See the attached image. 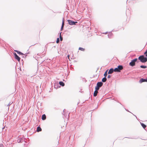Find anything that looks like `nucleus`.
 <instances>
[{
    "mask_svg": "<svg viewBox=\"0 0 147 147\" xmlns=\"http://www.w3.org/2000/svg\"><path fill=\"white\" fill-rule=\"evenodd\" d=\"M69 55H67V57H68V58H69Z\"/></svg>",
    "mask_w": 147,
    "mask_h": 147,
    "instance_id": "nucleus-28",
    "label": "nucleus"
},
{
    "mask_svg": "<svg viewBox=\"0 0 147 147\" xmlns=\"http://www.w3.org/2000/svg\"><path fill=\"white\" fill-rule=\"evenodd\" d=\"M147 54V51H146V52L144 53V54H145L146 55Z\"/></svg>",
    "mask_w": 147,
    "mask_h": 147,
    "instance_id": "nucleus-27",
    "label": "nucleus"
},
{
    "mask_svg": "<svg viewBox=\"0 0 147 147\" xmlns=\"http://www.w3.org/2000/svg\"><path fill=\"white\" fill-rule=\"evenodd\" d=\"M61 32L60 33V39L61 41H62V40L63 38H62V37L61 36Z\"/></svg>",
    "mask_w": 147,
    "mask_h": 147,
    "instance_id": "nucleus-22",
    "label": "nucleus"
},
{
    "mask_svg": "<svg viewBox=\"0 0 147 147\" xmlns=\"http://www.w3.org/2000/svg\"><path fill=\"white\" fill-rule=\"evenodd\" d=\"M135 117H137L136 116H135Z\"/></svg>",
    "mask_w": 147,
    "mask_h": 147,
    "instance_id": "nucleus-35",
    "label": "nucleus"
},
{
    "mask_svg": "<svg viewBox=\"0 0 147 147\" xmlns=\"http://www.w3.org/2000/svg\"><path fill=\"white\" fill-rule=\"evenodd\" d=\"M107 71H108V70H107V71H105V72L104 74V76H105V77H106L107 76Z\"/></svg>",
    "mask_w": 147,
    "mask_h": 147,
    "instance_id": "nucleus-16",
    "label": "nucleus"
},
{
    "mask_svg": "<svg viewBox=\"0 0 147 147\" xmlns=\"http://www.w3.org/2000/svg\"><path fill=\"white\" fill-rule=\"evenodd\" d=\"M140 67L142 68H146L147 67L146 66L142 65L140 66Z\"/></svg>",
    "mask_w": 147,
    "mask_h": 147,
    "instance_id": "nucleus-18",
    "label": "nucleus"
},
{
    "mask_svg": "<svg viewBox=\"0 0 147 147\" xmlns=\"http://www.w3.org/2000/svg\"><path fill=\"white\" fill-rule=\"evenodd\" d=\"M103 84V83L102 82H99L97 83L96 86L100 88L102 86Z\"/></svg>",
    "mask_w": 147,
    "mask_h": 147,
    "instance_id": "nucleus-5",
    "label": "nucleus"
},
{
    "mask_svg": "<svg viewBox=\"0 0 147 147\" xmlns=\"http://www.w3.org/2000/svg\"><path fill=\"white\" fill-rule=\"evenodd\" d=\"M67 22L68 23H66V25H68V24L70 25H75L76 23H77V22H74V21L71 20H68Z\"/></svg>",
    "mask_w": 147,
    "mask_h": 147,
    "instance_id": "nucleus-3",
    "label": "nucleus"
},
{
    "mask_svg": "<svg viewBox=\"0 0 147 147\" xmlns=\"http://www.w3.org/2000/svg\"><path fill=\"white\" fill-rule=\"evenodd\" d=\"M146 51H147V50H146Z\"/></svg>",
    "mask_w": 147,
    "mask_h": 147,
    "instance_id": "nucleus-36",
    "label": "nucleus"
},
{
    "mask_svg": "<svg viewBox=\"0 0 147 147\" xmlns=\"http://www.w3.org/2000/svg\"><path fill=\"white\" fill-rule=\"evenodd\" d=\"M16 51V52L18 54L21 55H24V54L23 53L21 52H20L18 51Z\"/></svg>",
    "mask_w": 147,
    "mask_h": 147,
    "instance_id": "nucleus-17",
    "label": "nucleus"
},
{
    "mask_svg": "<svg viewBox=\"0 0 147 147\" xmlns=\"http://www.w3.org/2000/svg\"><path fill=\"white\" fill-rule=\"evenodd\" d=\"M64 24V18H63V20H62V26H61V30H62V29L63 28Z\"/></svg>",
    "mask_w": 147,
    "mask_h": 147,
    "instance_id": "nucleus-9",
    "label": "nucleus"
},
{
    "mask_svg": "<svg viewBox=\"0 0 147 147\" xmlns=\"http://www.w3.org/2000/svg\"><path fill=\"white\" fill-rule=\"evenodd\" d=\"M42 120H45L46 119V116L45 114L42 115Z\"/></svg>",
    "mask_w": 147,
    "mask_h": 147,
    "instance_id": "nucleus-10",
    "label": "nucleus"
},
{
    "mask_svg": "<svg viewBox=\"0 0 147 147\" xmlns=\"http://www.w3.org/2000/svg\"><path fill=\"white\" fill-rule=\"evenodd\" d=\"M138 59L136 58L131 60L129 63V65L131 66H134L135 65V62L137 61Z\"/></svg>",
    "mask_w": 147,
    "mask_h": 147,
    "instance_id": "nucleus-4",
    "label": "nucleus"
},
{
    "mask_svg": "<svg viewBox=\"0 0 147 147\" xmlns=\"http://www.w3.org/2000/svg\"><path fill=\"white\" fill-rule=\"evenodd\" d=\"M17 141L18 142V143H19L21 142L20 139H18Z\"/></svg>",
    "mask_w": 147,
    "mask_h": 147,
    "instance_id": "nucleus-23",
    "label": "nucleus"
},
{
    "mask_svg": "<svg viewBox=\"0 0 147 147\" xmlns=\"http://www.w3.org/2000/svg\"><path fill=\"white\" fill-rule=\"evenodd\" d=\"M123 69V67L121 65H119L117 67L114 69V71L117 72H119L121 70Z\"/></svg>",
    "mask_w": 147,
    "mask_h": 147,
    "instance_id": "nucleus-2",
    "label": "nucleus"
},
{
    "mask_svg": "<svg viewBox=\"0 0 147 147\" xmlns=\"http://www.w3.org/2000/svg\"><path fill=\"white\" fill-rule=\"evenodd\" d=\"M63 112H64V109L63 110Z\"/></svg>",
    "mask_w": 147,
    "mask_h": 147,
    "instance_id": "nucleus-29",
    "label": "nucleus"
},
{
    "mask_svg": "<svg viewBox=\"0 0 147 147\" xmlns=\"http://www.w3.org/2000/svg\"><path fill=\"white\" fill-rule=\"evenodd\" d=\"M107 79L106 77H104L102 79V82H105L107 81Z\"/></svg>",
    "mask_w": 147,
    "mask_h": 147,
    "instance_id": "nucleus-11",
    "label": "nucleus"
},
{
    "mask_svg": "<svg viewBox=\"0 0 147 147\" xmlns=\"http://www.w3.org/2000/svg\"><path fill=\"white\" fill-rule=\"evenodd\" d=\"M146 80H147V78L146 79Z\"/></svg>",
    "mask_w": 147,
    "mask_h": 147,
    "instance_id": "nucleus-32",
    "label": "nucleus"
},
{
    "mask_svg": "<svg viewBox=\"0 0 147 147\" xmlns=\"http://www.w3.org/2000/svg\"><path fill=\"white\" fill-rule=\"evenodd\" d=\"M111 77V76H110V75H108V76H107V78H110Z\"/></svg>",
    "mask_w": 147,
    "mask_h": 147,
    "instance_id": "nucleus-24",
    "label": "nucleus"
},
{
    "mask_svg": "<svg viewBox=\"0 0 147 147\" xmlns=\"http://www.w3.org/2000/svg\"><path fill=\"white\" fill-rule=\"evenodd\" d=\"M3 146L2 144H0V147H3Z\"/></svg>",
    "mask_w": 147,
    "mask_h": 147,
    "instance_id": "nucleus-26",
    "label": "nucleus"
},
{
    "mask_svg": "<svg viewBox=\"0 0 147 147\" xmlns=\"http://www.w3.org/2000/svg\"><path fill=\"white\" fill-rule=\"evenodd\" d=\"M100 88L96 86L95 87V89L96 91H98V90H99Z\"/></svg>",
    "mask_w": 147,
    "mask_h": 147,
    "instance_id": "nucleus-19",
    "label": "nucleus"
},
{
    "mask_svg": "<svg viewBox=\"0 0 147 147\" xmlns=\"http://www.w3.org/2000/svg\"><path fill=\"white\" fill-rule=\"evenodd\" d=\"M111 35V33H109V34L108 35V37H109V38H110V37H109V35Z\"/></svg>",
    "mask_w": 147,
    "mask_h": 147,
    "instance_id": "nucleus-25",
    "label": "nucleus"
},
{
    "mask_svg": "<svg viewBox=\"0 0 147 147\" xmlns=\"http://www.w3.org/2000/svg\"><path fill=\"white\" fill-rule=\"evenodd\" d=\"M4 127L3 128V129L4 128Z\"/></svg>",
    "mask_w": 147,
    "mask_h": 147,
    "instance_id": "nucleus-31",
    "label": "nucleus"
},
{
    "mask_svg": "<svg viewBox=\"0 0 147 147\" xmlns=\"http://www.w3.org/2000/svg\"><path fill=\"white\" fill-rule=\"evenodd\" d=\"M147 82L146 79H143V78H141L139 80V82L140 83H142L143 82Z\"/></svg>",
    "mask_w": 147,
    "mask_h": 147,
    "instance_id": "nucleus-8",
    "label": "nucleus"
},
{
    "mask_svg": "<svg viewBox=\"0 0 147 147\" xmlns=\"http://www.w3.org/2000/svg\"><path fill=\"white\" fill-rule=\"evenodd\" d=\"M98 93V91L95 90L94 93V96H97Z\"/></svg>",
    "mask_w": 147,
    "mask_h": 147,
    "instance_id": "nucleus-13",
    "label": "nucleus"
},
{
    "mask_svg": "<svg viewBox=\"0 0 147 147\" xmlns=\"http://www.w3.org/2000/svg\"><path fill=\"white\" fill-rule=\"evenodd\" d=\"M141 124L142 126V127L144 128L145 129L146 127V125L142 123H141Z\"/></svg>",
    "mask_w": 147,
    "mask_h": 147,
    "instance_id": "nucleus-14",
    "label": "nucleus"
},
{
    "mask_svg": "<svg viewBox=\"0 0 147 147\" xmlns=\"http://www.w3.org/2000/svg\"><path fill=\"white\" fill-rule=\"evenodd\" d=\"M59 38H57V39L56 42L57 43H58L59 42Z\"/></svg>",
    "mask_w": 147,
    "mask_h": 147,
    "instance_id": "nucleus-21",
    "label": "nucleus"
},
{
    "mask_svg": "<svg viewBox=\"0 0 147 147\" xmlns=\"http://www.w3.org/2000/svg\"><path fill=\"white\" fill-rule=\"evenodd\" d=\"M114 71V69H113V68H111L109 70L108 72V74H111Z\"/></svg>",
    "mask_w": 147,
    "mask_h": 147,
    "instance_id": "nucleus-7",
    "label": "nucleus"
},
{
    "mask_svg": "<svg viewBox=\"0 0 147 147\" xmlns=\"http://www.w3.org/2000/svg\"><path fill=\"white\" fill-rule=\"evenodd\" d=\"M135 117H137L136 116H135Z\"/></svg>",
    "mask_w": 147,
    "mask_h": 147,
    "instance_id": "nucleus-33",
    "label": "nucleus"
},
{
    "mask_svg": "<svg viewBox=\"0 0 147 147\" xmlns=\"http://www.w3.org/2000/svg\"><path fill=\"white\" fill-rule=\"evenodd\" d=\"M79 50H80L81 51H84V49L82 48V47H79Z\"/></svg>",
    "mask_w": 147,
    "mask_h": 147,
    "instance_id": "nucleus-20",
    "label": "nucleus"
},
{
    "mask_svg": "<svg viewBox=\"0 0 147 147\" xmlns=\"http://www.w3.org/2000/svg\"><path fill=\"white\" fill-rule=\"evenodd\" d=\"M107 33V32H106V33H105V34H106Z\"/></svg>",
    "mask_w": 147,
    "mask_h": 147,
    "instance_id": "nucleus-30",
    "label": "nucleus"
},
{
    "mask_svg": "<svg viewBox=\"0 0 147 147\" xmlns=\"http://www.w3.org/2000/svg\"><path fill=\"white\" fill-rule=\"evenodd\" d=\"M14 56L15 58L18 61H20V58L16 54V53H14Z\"/></svg>",
    "mask_w": 147,
    "mask_h": 147,
    "instance_id": "nucleus-6",
    "label": "nucleus"
},
{
    "mask_svg": "<svg viewBox=\"0 0 147 147\" xmlns=\"http://www.w3.org/2000/svg\"><path fill=\"white\" fill-rule=\"evenodd\" d=\"M42 130L41 128L39 126L37 127V131L38 132L41 131Z\"/></svg>",
    "mask_w": 147,
    "mask_h": 147,
    "instance_id": "nucleus-12",
    "label": "nucleus"
},
{
    "mask_svg": "<svg viewBox=\"0 0 147 147\" xmlns=\"http://www.w3.org/2000/svg\"><path fill=\"white\" fill-rule=\"evenodd\" d=\"M138 59L142 63L146 62L147 61V58L144 57L143 55L140 56L139 57Z\"/></svg>",
    "mask_w": 147,
    "mask_h": 147,
    "instance_id": "nucleus-1",
    "label": "nucleus"
},
{
    "mask_svg": "<svg viewBox=\"0 0 147 147\" xmlns=\"http://www.w3.org/2000/svg\"><path fill=\"white\" fill-rule=\"evenodd\" d=\"M135 117H137L136 116H135Z\"/></svg>",
    "mask_w": 147,
    "mask_h": 147,
    "instance_id": "nucleus-34",
    "label": "nucleus"
},
{
    "mask_svg": "<svg viewBox=\"0 0 147 147\" xmlns=\"http://www.w3.org/2000/svg\"><path fill=\"white\" fill-rule=\"evenodd\" d=\"M59 84L61 86H64V83L62 82H59Z\"/></svg>",
    "mask_w": 147,
    "mask_h": 147,
    "instance_id": "nucleus-15",
    "label": "nucleus"
}]
</instances>
